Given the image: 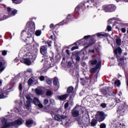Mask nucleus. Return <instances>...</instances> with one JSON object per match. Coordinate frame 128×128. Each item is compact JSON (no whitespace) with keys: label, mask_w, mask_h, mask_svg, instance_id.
I'll return each mask as SVG.
<instances>
[{"label":"nucleus","mask_w":128,"mask_h":128,"mask_svg":"<svg viewBox=\"0 0 128 128\" xmlns=\"http://www.w3.org/2000/svg\"><path fill=\"white\" fill-rule=\"evenodd\" d=\"M102 8L105 12H112L116 10V6L114 4L104 5Z\"/></svg>","instance_id":"3"},{"label":"nucleus","mask_w":128,"mask_h":128,"mask_svg":"<svg viewBox=\"0 0 128 128\" xmlns=\"http://www.w3.org/2000/svg\"><path fill=\"white\" fill-rule=\"evenodd\" d=\"M37 106H38V108H44V110H45V112H48V106H50V105H48L46 106H44V105H42V104H40H40H38Z\"/></svg>","instance_id":"20"},{"label":"nucleus","mask_w":128,"mask_h":128,"mask_svg":"<svg viewBox=\"0 0 128 128\" xmlns=\"http://www.w3.org/2000/svg\"><path fill=\"white\" fill-rule=\"evenodd\" d=\"M26 98L27 101L26 102V108L27 110H30V102H32V99L30 98V96H26Z\"/></svg>","instance_id":"7"},{"label":"nucleus","mask_w":128,"mask_h":128,"mask_svg":"<svg viewBox=\"0 0 128 128\" xmlns=\"http://www.w3.org/2000/svg\"><path fill=\"white\" fill-rule=\"evenodd\" d=\"M40 100L37 98H34L33 100V103L35 106H38V104H40Z\"/></svg>","instance_id":"27"},{"label":"nucleus","mask_w":128,"mask_h":128,"mask_svg":"<svg viewBox=\"0 0 128 128\" xmlns=\"http://www.w3.org/2000/svg\"><path fill=\"white\" fill-rule=\"evenodd\" d=\"M96 35L98 38H102V36L103 38H108V34H103L102 32L98 33Z\"/></svg>","instance_id":"24"},{"label":"nucleus","mask_w":128,"mask_h":128,"mask_svg":"<svg viewBox=\"0 0 128 128\" xmlns=\"http://www.w3.org/2000/svg\"><path fill=\"white\" fill-rule=\"evenodd\" d=\"M126 108L128 110V106L126 104H124V106H122L118 108V110H117V113L118 114H120V116H124Z\"/></svg>","instance_id":"4"},{"label":"nucleus","mask_w":128,"mask_h":128,"mask_svg":"<svg viewBox=\"0 0 128 128\" xmlns=\"http://www.w3.org/2000/svg\"><path fill=\"white\" fill-rule=\"evenodd\" d=\"M74 18V16H72L70 14H69L68 15V16H67L66 20L64 21V22H65V24H68V22L72 21Z\"/></svg>","instance_id":"14"},{"label":"nucleus","mask_w":128,"mask_h":128,"mask_svg":"<svg viewBox=\"0 0 128 128\" xmlns=\"http://www.w3.org/2000/svg\"><path fill=\"white\" fill-rule=\"evenodd\" d=\"M90 35L84 36V37L82 39H81L80 40L82 42V40H88V38H90Z\"/></svg>","instance_id":"41"},{"label":"nucleus","mask_w":128,"mask_h":128,"mask_svg":"<svg viewBox=\"0 0 128 128\" xmlns=\"http://www.w3.org/2000/svg\"><path fill=\"white\" fill-rule=\"evenodd\" d=\"M36 36H40L42 34V30H36L35 32Z\"/></svg>","instance_id":"37"},{"label":"nucleus","mask_w":128,"mask_h":128,"mask_svg":"<svg viewBox=\"0 0 128 128\" xmlns=\"http://www.w3.org/2000/svg\"><path fill=\"white\" fill-rule=\"evenodd\" d=\"M54 24H52L50 26V28H52V30L54 29Z\"/></svg>","instance_id":"62"},{"label":"nucleus","mask_w":128,"mask_h":128,"mask_svg":"<svg viewBox=\"0 0 128 128\" xmlns=\"http://www.w3.org/2000/svg\"><path fill=\"white\" fill-rule=\"evenodd\" d=\"M54 118V120H58V122H62V118L58 115H55Z\"/></svg>","instance_id":"33"},{"label":"nucleus","mask_w":128,"mask_h":128,"mask_svg":"<svg viewBox=\"0 0 128 128\" xmlns=\"http://www.w3.org/2000/svg\"><path fill=\"white\" fill-rule=\"evenodd\" d=\"M88 52H92V54H94V49L90 50Z\"/></svg>","instance_id":"64"},{"label":"nucleus","mask_w":128,"mask_h":128,"mask_svg":"<svg viewBox=\"0 0 128 128\" xmlns=\"http://www.w3.org/2000/svg\"><path fill=\"white\" fill-rule=\"evenodd\" d=\"M7 12H8V14H10V12H12V8H10V7H8L7 8Z\"/></svg>","instance_id":"60"},{"label":"nucleus","mask_w":128,"mask_h":128,"mask_svg":"<svg viewBox=\"0 0 128 128\" xmlns=\"http://www.w3.org/2000/svg\"><path fill=\"white\" fill-rule=\"evenodd\" d=\"M19 90L22 92V83L19 84Z\"/></svg>","instance_id":"48"},{"label":"nucleus","mask_w":128,"mask_h":128,"mask_svg":"<svg viewBox=\"0 0 128 128\" xmlns=\"http://www.w3.org/2000/svg\"><path fill=\"white\" fill-rule=\"evenodd\" d=\"M100 0H91V2H93V4L96 8H98V4H100Z\"/></svg>","instance_id":"23"},{"label":"nucleus","mask_w":128,"mask_h":128,"mask_svg":"<svg viewBox=\"0 0 128 128\" xmlns=\"http://www.w3.org/2000/svg\"><path fill=\"white\" fill-rule=\"evenodd\" d=\"M60 118H61L62 120H64V119L66 118H68V116L62 115V116H61Z\"/></svg>","instance_id":"57"},{"label":"nucleus","mask_w":128,"mask_h":128,"mask_svg":"<svg viewBox=\"0 0 128 128\" xmlns=\"http://www.w3.org/2000/svg\"><path fill=\"white\" fill-rule=\"evenodd\" d=\"M70 96V94H64L62 96H58V98L60 100H64L66 98H68Z\"/></svg>","instance_id":"18"},{"label":"nucleus","mask_w":128,"mask_h":128,"mask_svg":"<svg viewBox=\"0 0 128 128\" xmlns=\"http://www.w3.org/2000/svg\"><path fill=\"white\" fill-rule=\"evenodd\" d=\"M112 26L108 25L107 26L106 30H108V32H112Z\"/></svg>","instance_id":"43"},{"label":"nucleus","mask_w":128,"mask_h":128,"mask_svg":"<svg viewBox=\"0 0 128 128\" xmlns=\"http://www.w3.org/2000/svg\"><path fill=\"white\" fill-rule=\"evenodd\" d=\"M100 66H102V62L100 61L98 64L96 65V68H100Z\"/></svg>","instance_id":"54"},{"label":"nucleus","mask_w":128,"mask_h":128,"mask_svg":"<svg viewBox=\"0 0 128 128\" xmlns=\"http://www.w3.org/2000/svg\"><path fill=\"white\" fill-rule=\"evenodd\" d=\"M114 84L117 86H120V80H116L114 82Z\"/></svg>","instance_id":"40"},{"label":"nucleus","mask_w":128,"mask_h":128,"mask_svg":"<svg viewBox=\"0 0 128 128\" xmlns=\"http://www.w3.org/2000/svg\"><path fill=\"white\" fill-rule=\"evenodd\" d=\"M27 26H28V36L27 38H30L34 34V30H36V24L34 22L32 21L30 22H28L27 23Z\"/></svg>","instance_id":"1"},{"label":"nucleus","mask_w":128,"mask_h":128,"mask_svg":"<svg viewBox=\"0 0 128 128\" xmlns=\"http://www.w3.org/2000/svg\"><path fill=\"white\" fill-rule=\"evenodd\" d=\"M96 68H92L90 72V74H92L93 72H96Z\"/></svg>","instance_id":"50"},{"label":"nucleus","mask_w":128,"mask_h":128,"mask_svg":"<svg viewBox=\"0 0 128 128\" xmlns=\"http://www.w3.org/2000/svg\"><path fill=\"white\" fill-rule=\"evenodd\" d=\"M32 124H34V120L32 119L26 120L25 126H27V128H32Z\"/></svg>","instance_id":"10"},{"label":"nucleus","mask_w":128,"mask_h":128,"mask_svg":"<svg viewBox=\"0 0 128 128\" xmlns=\"http://www.w3.org/2000/svg\"><path fill=\"white\" fill-rule=\"evenodd\" d=\"M32 82H34V80H32V78H29L28 81V86H30L31 84H32Z\"/></svg>","instance_id":"39"},{"label":"nucleus","mask_w":128,"mask_h":128,"mask_svg":"<svg viewBox=\"0 0 128 128\" xmlns=\"http://www.w3.org/2000/svg\"><path fill=\"white\" fill-rule=\"evenodd\" d=\"M82 42V40H80L78 41L77 42H74V44H72V46H78V44H80V42Z\"/></svg>","instance_id":"58"},{"label":"nucleus","mask_w":128,"mask_h":128,"mask_svg":"<svg viewBox=\"0 0 128 128\" xmlns=\"http://www.w3.org/2000/svg\"><path fill=\"white\" fill-rule=\"evenodd\" d=\"M40 52L41 54H42L45 58H48V46L44 45L40 47Z\"/></svg>","instance_id":"6"},{"label":"nucleus","mask_w":128,"mask_h":128,"mask_svg":"<svg viewBox=\"0 0 128 128\" xmlns=\"http://www.w3.org/2000/svg\"><path fill=\"white\" fill-rule=\"evenodd\" d=\"M82 6L84 8H90V1H88L82 4Z\"/></svg>","instance_id":"32"},{"label":"nucleus","mask_w":128,"mask_h":128,"mask_svg":"<svg viewBox=\"0 0 128 128\" xmlns=\"http://www.w3.org/2000/svg\"><path fill=\"white\" fill-rule=\"evenodd\" d=\"M106 128V126L104 124V123H102L100 124V128Z\"/></svg>","instance_id":"51"},{"label":"nucleus","mask_w":128,"mask_h":128,"mask_svg":"<svg viewBox=\"0 0 128 128\" xmlns=\"http://www.w3.org/2000/svg\"><path fill=\"white\" fill-rule=\"evenodd\" d=\"M74 88L72 86H70L68 87L67 88L66 92L68 94H72V92H74Z\"/></svg>","instance_id":"25"},{"label":"nucleus","mask_w":128,"mask_h":128,"mask_svg":"<svg viewBox=\"0 0 128 128\" xmlns=\"http://www.w3.org/2000/svg\"><path fill=\"white\" fill-rule=\"evenodd\" d=\"M68 106H69L68 102H66V103H65L64 105V108L65 110H67L68 108Z\"/></svg>","instance_id":"47"},{"label":"nucleus","mask_w":128,"mask_h":128,"mask_svg":"<svg viewBox=\"0 0 128 128\" xmlns=\"http://www.w3.org/2000/svg\"><path fill=\"white\" fill-rule=\"evenodd\" d=\"M50 102L51 104H54V100H50Z\"/></svg>","instance_id":"63"},{"label":"nucleus","mask_w":128,"mask_h":128,"mask_svg":"<svg viewBox=\"0 0 128 128\" xmlns=\"http://www.w3.org/2000/svg\"><path fill=\"white\" fill-rule=\"evenodd\" d=\"M106 116V115L104 112L102 111L99 112L98 115L96 116V118L99 122H100L104 120Z\"/></svg>","instance_id":"5"},{"label":"nucleus","mask_w":128,"mask_h":128,"mask_svg":"<svg viewBox=\"0 0 128 128\" xmlns=\"http://www.w3.org/2000/svg\"><path fill=\"white\" fill-rule=\"evenodd\" d=\"M88 80H90V78H88V77H86L85 79L84 78H80V80H82L83 84H86V82H88Z\"/></svg>","instance_id":"28"},{"label":"nucleus","mask_w":128,"mask_h":128,"mask_svg":"<svg viewBox=\"0 0 128 128\" xmlns=\"http://www.w3.org/2000/svg\"><path fill=\"white\" fill-rule=\"evenodd\" d=\"M16 14H18V10L14 9L12 11L10 16H16Z\"/></svg>","instance_id":"36"},{"label":"nucleus","mask_w":128,"mask_h":128,"mask_svg":"<svg viewBox=\"0 0 128 128\" xmlns=\"http://www.w3.org/2000/svg\"><path fill=\"white\" fill-rule=\"evenodd\" d=\"M100 106L101 108H106V103H102L100 104Z\"/></svg>","instance_id":"49"},{"label":"nucleus","mask_w":128,"mask_h":128,"mask_svg":"<svg viewBox=\"0 0 128 128\" xmlns=\"http://www.w3.org/2000/svg\"><path fill=\"white\" fill-rule=\"evenodd\" d=\"M89 63L90 64H92V66H96V64H98V60H91L89 62Z\"/></svg>","instance_id":"31"},{"label":"nucleus","mask_w":128,"mask_h":128,"mask_svg":"<svg viewBox=\"0 0 128 128\" xmlns=\"http://www.w3.org/2000/svg\"><path fill=\"white\" fill-rule=\"evenodd\" d=\"M72 54L75 56L76 62H80V53L78 52H73Z\"/></svg>","instance_id":"19"},{"label":"nucleus","mask_w":128,"mask_h":128,"mask_svg":"<svg viewBox=\"0 0 128 128\" xmlns=\"http://www.w3.org/2000/svg\"><path fill=\"white\" fill-rule=\"evenodd\" d=\"M1 52H2V56H6V54H8V50H4L1 51Z\"/></svg>","instance_id":"44"},{"label":"nucleus","mask_w":128,"mask_h":128,"mask_svg":"<svg viewBox=\"0 0 128 128\" xmlns=\"http://www.w3.org/2000/svg\"><path fill=\"white\" fill-rule=\"evenodd\" d=\"M121 32L123 34H124V33H126V28H122Z\"/></svg>","instance_id":"55"},{"label":"nucleus","mask_w":128,"mask_h":128,"mask_svg":"<svg viewBox=\"0 0 128 128\" xmlns=\"http://www.w3.org/2000/svg\"><path fill=\"white\" fill-rule=\"evenodd\" d=\"M35 92H36V94H39L40 96L42 94H44L42 90H40L38 88L35 89Z\"/></svg>","instance_id":"26"},{"label":"nucleus","mask_w":128,"mask_h":128,"mask_svg":"<svg viewBox=\"0 0 128 128\" xmlns=\"http://www.w3.org/2000/svg\"><path fill=\"white\" fill-rule=\"evenodd\" d=\"M24 62L27 66H30L32 64V60L30 59V58H24Z\"/></svg>","instance_id":"22"},{"label":"nucleus","mask_w":128,"mask_h":128,"mask_svg":"<svg viewBox=\"0 0 128 128\" xmlns=\"http://www.w3.org/2000/svg\"><path fill=\"white\" fill-rule=\"evenodd\" d=\"M114 38H117L116 40V44L118 46H122V39L118 35H115Z\"/></svg>","instance_id":"17"},{"label":"nucleus","mask_w":128,"mask_h":128,"mask_svg":"<svg viewBox=\"0 0 128 128\" xmlns=\"http://www.w3.org/2000/svg\"><path fill=\"white\" fill-rule=\"evenodd\" d=\"M82 8V5H78L76 8H75V12H80V9Z\"/></svg>","instance_id":"29"},{"label":"nucleus","mask_w":128,"mask_h":128,"mask_svg":"<svg viewBox=\"0 0 128 128\" xmlns=\"http://www.w3.org/2000/svg\"><path fill=\"white\" fill-rule=\"evenodd\" d=\"M10 92L6 90L2 93L0 94V100L2 98H8V92Z\"/></svg>","instance_id":"15"},{"label":"nucleus","mask_w":128,"mask_h":128,"mask_svg":"<svg viewBox=\"0 0 128 128\" xmlns=\"http://www.w3.org/2000/svg\"><path fill=\"white\" fill-rule=\"evenodd\" d=\"M64 20H63L60 22L58 24L55 25L54 26V28H53V30H54L53 34H54V32H56L54 30H58V26H64Z\"/></svg>","instance_id":"12"},{"label":"nucleus","mask_w":128,"mask_h":128,"mask_svg":"<svg viewBox=\"0 0 128 128\" xmlns=\"http://www.w3.org/2000/svg\"><path fill=\"white\" fill-rule=\"evenodd\" d=\"M76 120H77L79 124H82L83 122L82 120V117L78 116L76 118Z\"/></svg>","instance_id":"30"},{"label":"nucleus","mask_w":128,"mask_h":128,"mask_svg":"<svg viewBox=\"0 0 128 128\" xmlns=\"http://www.w3.org/2000/svg\"><path fill=\"white\" fill-rule=\"evenodd\" d=\"M28 56L31 62H34V60H36V54L29 52L28 54Z\"/></svg>","instance_id":"16"},{"label":"nucleus","mask_w":128,"mask_h":128,"mask_svg":"<svg viewBox=\"0 0 128 128\" xmlns=\"http://www.w3.org/2000/svg\"><path fill=\"white\" fill-rule=\"evenodd\" d=\"M54 94V93L50 90H47L46 92V96H52Z\"/></svg>","instance_id":"34"},{"label":"nucleus","mask_w":128,"mask_h":128,"mask_svg":"<svg viewBox=\"0 0 128 128\" xmlns=\"http://www.w3.org/2000/svg\"><path fill=\"white\" fill-rule=\"evenodd\" d=\"M58 78H54V80H53V84L55 86H58Z\"/></svg>","instance_id":"35"},{"label":"nucleus","mask_w":128,"mask_h":128,"mask_svg":"<svg viewBox=\"0 0 128 128\" xmlns=\"http://www.w3.org/2000/svg\"><path fill=\"white\" fill-rule=\"evenodd\" d=\"M122 50L120 47L118 46L114 50V54L118 62H124V56H121Z\"/></svg>","instance_id":"2"},{"label":"nucleus","mask_w":128,"mask_h":128,"mask_svg":"<svg viewBox=\"0 0 128 128\" xmlns=\"http://www.w3.org/2000/svg\"><path fill=\"white\" fill-rule=\"evenodd\" d=\"M100 92H101V94H103V96L98 95V94H96V95L97 96H106L108 95V90L106 89H104V88L101 89L100 90Z\"/></svg>","instance_id":"11"},{"label":"nucleus","mask_w":128,"mask_h":128,"mask_svg":"<svg viewBox=\"0 0 128 128\" xmlns=\"http://www.w3.org/2000/svg\"><path fill=\"white\" fill-rule=\"evenodd\" d=\"M72 114L73 118H77L80 116V112H78V110H76V109L74 108L72 110Z\"/></svg>","instance_id":"13"},{"label":"nucleus","mask_w":128,"mask_h":128,"mask_svg":"<svg viewBox=\"0 0 128 128\" xmlns=\"http://www.w3.org/2000/svg\"><path fill=\"white\" fill-rule=\"evenodd\" d=\"M52 41H48L46 42L47 44L48 45V46H52Z\"/></svg>","instance_id":"56"},{"label":"nucleus","mask_w":128,"mask_h":128,"mask_svg":"<svg viewBox=\"0 0 128 128\" xmlns=\"http://www.w3.org/2000/svg\"><path fill=\"white\" fill-rule=\"evenodd\" d=\"M74 50H78V46H74L71 48L72 51Z\"/></svg>","instance_id":"52"},{"label":"nucleus","mask_w":128,"mask_h":128,"mask_svg":"<svg viewBox=\"0 0 128 128\" xmlns=\"http://www.w3.org/2000/svg\"><path fill=\"white\" fill-rule=\"evenodd\" d=\"M98 120L96 118L92 119L90 122L91 126H96V124H98Z\"/></svg>","instance_id":"21"},{"label":"nucleus","mask_w":128,"mask_h":128,"mask_svg":"<svg viewBox=\"0 0 128 128\" xmlns=\"http://www.w3.org/2000/svg\"><path fill=\"white\" fill-rule=\"evenodd\" d=\"M13 4H20L22 0H12Z\"/></svg>","instance_id":"38"},{"label":"nucleus","mask_w":128,"mask_h":128,"mask_svg":"<svg viewBox=\"0 0 128 128\" xmlns=\"http://www.w3.org/2000/svg\"><path fill=\"white\" fill-rule=\"evenodd\" d=\"M6 60H4L0 61V73L2 72L6 68Z\"/></svg>","instance_id":"8"},{"label":"nucleus","mask_w":128,"mask_h":128,"mask_svg":"<svg viewBox=\"0 0 128 128\" xmlns=\"http://www.w3.org/2000/svg\"><path fill=\"white\" fill-rule=\"evenodd\" d=\"M113 20H116V18H112L109 19L108 20V24H112Z\"/></svg>","instance_id":"42"},{"label":"nucleus","mask_w":128,"mask_h":128,"mask_svg":"<svg viewBox=\"0 0 128 128\" xmlns=\"http://www.w3.org/2000/svg\"><path fill=\"white\" fill-rule=\"evenodd\" d=\"M48 104V100L46 98L44 100V101L43 102V104H44L45 106Z\"/></svg>","instance_id":"46"},{"label":"nucleus","mask_w":128,"mask_h":128,"mask_svg":"<svg viewBox=\"0 0 128 128\" xmlns=\"http://www.w3.org/2000/svg\"><path fill=\"white\" fill-rule=\"evenodd\" d=\"M66 54H68V56H70V50H66Z\"/></svg>","instance_id":"61"},{"label":"nucleus","mask_w":128,"mask_h":128,"mask_svg":"<svg viewBox=\"0 0 128 128\" xmlns=\"http://www.w3.org/2000/svg\"><path fill=\"white\" fill-rule=\"evenodd\" d=\"M46 82H47V84H49V86L52 85V80H50V79H46Z\"/></svg>","instance_id":"45"},{"label":"nucleus","mask_w":128,"mask_h":128,"mask_svg":"<svg viewBox=\"0 0 128 128\" xmlns=\"http://www.w3.org/2000/svg\"><path fill=\"white\" fill-rule=\"evenodd\" d=\"M39 46H40V44H38V43H36V42L33 45V46H34L35 48H38Z\"/></svg>","instance_id":"59"},{"label":"nucleus","mask_w":128,"mask_h":128,"mask_svg":"<svg viewBox=\"0 0 128 128\" xmlns=\"http://www.w3.org/2000/svg\"><path fill=\"white\" fill-rule=\"evenodd\" d=\"M96 44V40H94V38H90V40L88 44L84 46V48L86 49L90 46H94Z\"/></svg>","instance_id":"9"},{"label":"nucleus","mask_w":128,"mask_h":128,"mask_svg":"<svg viewBox=\"0 0 128 128\" xmlns=\"http://www.w3.org/2000/svg\"><path fill=\"white\" fill-rule=\"evenodd\" d=\"M40 82H44V76H42L40 77Z\"/></svg>","instance_id":"53"}]
</instances>
